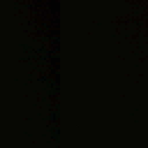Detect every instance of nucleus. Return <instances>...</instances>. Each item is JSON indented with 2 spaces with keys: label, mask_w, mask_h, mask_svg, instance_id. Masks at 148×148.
<instances>
[{
  "label": "nucleus",
  "mask_w": 148,
  "mask_h": 148,
  "mask_svg": "<svg viewBox=\"0 0 148 148\" xmlns=\"http://www.w3.org/2000/svg\"><path fill=\"white\" fill-rule=\"evenodd\" d=\"M8 148H9V143H8Z\"/></svg>",
  "instance_id": "obj_1"
}]
</instances>
